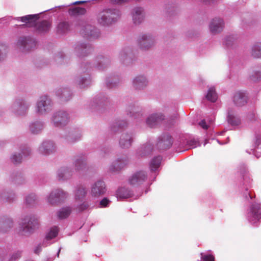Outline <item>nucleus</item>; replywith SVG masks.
Listing matches in <instances>:
<instances>
[{"label": "nucleus", "instance_id": "9", "mask_svg": "<svg viewBox=\"0 0 261 261\" xmlns=\"http://www.w3.org/2000/svg\"><path fill=\"white\" fill-rule=\"evenodd\" d=\"M154 42L152 36L146 34L140 36L138 40L139 46L142 49H148L153 45Z\"/></svg>", "mask_w": 261, "mask_h": 261}, {"label": "nucleus", "instance_id": "37", "mask_svg": "<svg viewBox=\"0 0 261 261\" xmlns=\"http://www.w3.org/2000/svg\"><path fill=\"white\" fill-rule=\"evenodd\" d=\"M89 206V204L87 202H84L83 203H81L79 205H78L76 207V210L78 212H83L87 209Z\"/></svg>", "mask_w": 261, "mask_h": 261}, {"label": "nucleus", "instance_id": "44", "mask_svg": "<svg viewBox=\"0 0 261 261\" xmlns=\"http://www.w3.org/2000/svg\"><path fill=\"white\" fill-rule=\"evenodd\" d=\"M129 0H114L115 3L118 4H122L128 2Z\"/></svg>", "mask_w": 261, "mask_h": 261}, {"label": "nucleus", "instance_id": "14", "mask_svg": "<svg viewBox=\"0 0 261 261\" xmlns=\"http://www.w3.org/2000/svg\"><path fill=\"white\" fill-rule=\"evenodd\" d=\"M250 217L251 220L254 223L261 218V210L259 204L254 203L251 205Z\"/></svg>", "mask_w": 261, "mask_h": 261}, {"label": "nucleus", "instance_id": "32", "mask_svg": "<svg viewBox=\"0 0 261 261\" xmlns=\"http://www.w3.org/2000/svg\"><path fill=\"white\" fill-rule=\"evenodd\" d=\"M31 131L33 134L38 133L42 128V124L40 122H36L32 124L30 126Z\"/></svg>", "mask_w": 261, "mask_h": 261}, {"label": "nucleus", "instance_id": "11", "mask_svg": "<svg viewBox=\"0 0 261 261\" xmlns=\"http://www.w3.org/2000/svg\"><path fill=\"white\" fill-rule=\"evenodd\" d=\"M224 27V22L220 18L213 19L210 24V31L213 34H217L220 32Z\"/></svg>", "mask_w": 261, "mask_h": 261}, {"label": "nucleus", "instance_id": "47", "mask_svg": "<svg viewBox=\"0 0 261 261\" xmlns=\"http://www.w3.org/2000/svg\"><path fill=\"white\" fill-rule=\"evenodd\" d=\"M87 2L85 1H76L73 3V5H80L86 3Z\"/></svg>", "mask_w": 261, "mask_h": 261}, {"label": "nucleus", "instance_id": "21", "mask_svg": "<svg viewBox=\"0 0 261 261\" xmlns=\"http://www.w3.org/2000/svg\"><path fill=\"white\" fill-rule=\"evenodd\" d=\"M86 12L85 8L80 7L70 8L68 10L69 14L71 16L74 17L85 15Z\"/></svg>", "mask_w": 261, "mask_h": 261}, {"label": "nucleus", "instance_id": "25", "mask_svg": "<svg viewBox=\"0 0 261 261\" xmlns=\"http://www.w3.org/2000/svg\"><path fill=\"white\" fill-rule=\"evenodd\" d=\"M71 175V172L66 168H61L58 171V176L59 180L68 178Z\"/></svg>", "mask_w": 261, "mask_h": 261}, {"label": "nucleus", "instance_id": "23", "mask_svg": "<svg viewBox=\"0 0 261 261\" xmlns=\"http://www.w3.org/2000/svg\"><path fill=\"white\" fill-rule=\"evenodd\" d=\"M116 195L117 198L124 199L129 197L132 193L127 188H120L117 191Z\"/></svg>", "mask_w": 261, "mask_h": 261}, {"label": "nucleus", "instance_id": "15", "mask_svg": "<svg viewBox=\"0 0 261 261\" xmlns=\"http://www.w3.org/2000/svg\"><path fill=\"white\" fill-rule=\"evenodd\" d=\"M172 144V138L168 135H165L160 138L157 144L158 147L162 149H168L171 146Z\"/></svg>", "mask_w": 261, "mask_h": 261}, {"label": "nucleus", "instance_id": "28", "mask_svg": "<svg viewBox=\"0 0 261 261\" xmlns=\"http://www.w3.org/2000/svg\"><path fill=\"white\" fill-rule=\"evenodd\" d=\"M71 212V210L70 207L63 208L58 212V217L59 219L66 218L70 215Z\"/></svg>", "mask_w": 261, "mask_h": 261}, {"label": "nucleus", "instance_id": "38", "mask_svg": "<svg viewBox=\"0 0 261 261\" xmlns=\"http://www.w3.org/2000/svg\"><path fill=\"white\" fill-rule=\"evenodd\" d=\"M188 145L191 148H194L200 145L199 141L195 139H192L189 140L188 142Z\"/></svg>", "mask_w": 261, "mask_h": 261}, {"label": "nucleus", "instance_id": "3", "mask_svg": "<svg viewBox=\"0 0 261 261\" xmlns=\"http://www.w3.org/2000/svg\"><path fill=\"white\" fill-rule=\"evenodd\" d=\"M39 226L38 220L34 217H26L20 224L19 233L22 235H28L33 232Z\"/></svg>", "mask_w": 261, "mask_h": 261}, {"label": "nucleus", "instance_id": "30", "mask_svg": "<svg viewBox=\"0 0 261 261\" xmlns=\"http://www.w3.org/2000/svg\"><path fill=\"white\" fill-rule=\"evenodd\" d=\"M252 55L254 58H261V42L257 43L253 46Z\"/></svg>", "mask_w": 261, "mask_h": 261}, {"label": "nucleus", "instance_id": "41", "mask_svg": "<svg viewBox=\"0 0 261 261\" xmlns=\"http://www.w3.org/2000/svg\"><path fill=\"white\" fill-rule=\"evenodd\" d=\"M199 126L202 127L203 129L206 130L208 128V126L206 124L205 121L204 120H201L199 123Z\"/></svg>", "mask_w": 261, "mask_h": 261}, {"label": "nucleus", "instance_id": "39", "mask_svg": "<svg viewBox=\"0 0 261 261\" xmlns=\"http://www.w3.org/2000/svg\"><path fill=\"white\" fill-rule=\"evenodd\" d=\"M21 160L22 156L20 154H18V156L16 154H14L11 158L12 162L15 164L21 163Z\"/></svg>", "mask_w": 261, "mask_h": 261}, {"label": "nucleus", "instance_id": "42", "mask_svg": "<svg viewBox=\"0 0 261 261\" xmlns=\"http://www.w3.org/2000/svg\"><path fill=\"white\" fill-rule=\"evenodd\" d=\"M70 95V94L66 90H64L62 93V97L64 98L65 100H67L68 99L67 97H69Z\"/></svg>", "mask_w": 261, "mask_h": 261}, {"label": "nucleus", "instance_id": "43", "mask_svg": "<svg viewBox=\"0 0 261 261\" xmlns=\"http://www.w3.org/2000/svg\"><path fill=\"white\" fill-rule=\"evenodd\" d=\"M27 108H28L27 107H26L25 106H21L19 107V110L18 111V114L20 115L23 114H24L23 112H21V111H24V110L26 111Z\"/></svg>", "mask_w": 261, "mask_h": 261}, {"label": "nucleus", "instance_id": "48", "mask_svg": "<svg viewBox=\"0 0 261 261\" xmlns=\"http://www.w3.org/2000/svg\"><path fill=\"white\" fill-rule=\"evenodd\" d=\"M204 2L210 3L211 2L213 1L214 0H202Z\"/></svg>", "mask_w": 261, "mask_h": 261}, {"label": "nucleus", "instance_id": "22", "mask_svg": "<svg viewBox=\"0 0 261 261\" xmlns=\"http://www.w3.org/2000/svg\"><path fill=\"white\" fill-rule=\"evenodd\" d=\"M146 80L143 76H137L134 80V87L136 89L143 88L146 85Z\"/></svg>", "mask_w": 261, "mask_h": 261}, {"label": "nucleus", "instance_id": "20", "mask_svg": "<svg viewBox=\"0 0 261 261\" xmlns=\"http://www.w3.org/2000/svg\"><path fill=\"white\" fill-rule=\"evenodd\" d=\"M132 141V138L129 135L123 134L120 138V145L122 148H128L131 145Z\"/></svg>", "mask_w": 261, "mask_h": 261}, {"label": "nucleus", "instance_id": "13", "mask_svg": "<svg viewBox=\"0 0 261 261\" xmlns=\"http://www.w3.org/2000/svg\"><path fill=\"white\" fill-rule=\"evenodd\" d=\"M128 162V159L127 157L118 158L111 165L110 170L112 172L119 171L126 165Z\"/></svg>", "mask_w": 261, "mask_h": 261}, {"label": "nucleus", "instance_id": "33", "mask_svg": "<svg viewBox=\"0 0 261 261\" xmlns=\"http://www.w3.org/2000/svg\"><path fill=\"white\" fill-rule=\"evenodd\" d=\"M58 233V228L57 227L55 226L52 227L49 232L47 233L46 236L47 240H50L55 238Z\"/></svg>", "mask_w": 261, "mask_h": 261}, {"label": "nucleus", "instance_id": "5", "mask_svg": "<svg viewBox=\"0 0 261 261\" xmlns=\"http://www.w3.org/2000/svg\"><path fill=\"white\" fill-rule=\"evenodd\" d=\"M147 176L145 172L139 171L134 173L129 178L130 185L138 186L143 184L147 179Z\"/></svg>", "mask_w": 261, "mask_h": 261}, {"label": "nucleus", "instance_id": "24", "mask_svg": "<svg viewBox=\"0 0 261 261\" xmlns=\"http://www.w3.org/2000/svg\"><path fill=\"white\" fill-rule=\"evenodd\" d=\"M206 98L208 100L212 102H214L217 100L218 97L214 87L209 88L206 95Z\"/></svg>", "mask_w": 261, "mask_h": 261}, {"label": "nucleus", "instance_id": "26", "mask_svg": "<svg viewBox=\"0 0 261 261\" xmlns=\"http://www.w3.org/2000/svg\"><path fill=\"white\" fill-rule=\"evenodd\" d=\"M227 120L228 122L232 125H238L241 123L239 118L231 114L230 111L228 113Z\"/></svg>", "mask_w": 261, "mask_h": 261}, {"label": "nucleus", "instance_id": "27", "mask_svg": "<svg viewBox=\"0 0 261 261\" xmlns=\"http://www.w3.org/2000/svg\"><path fill=\"white\" fill-rule=\"evenodd\" d=\"M86 164L82 156H77L75 159V170L80 171L85 168Z\"/></svg>", "mask_w": 261, "mask_h": 261}, {"label": "nucleus", "instance_id": "35", "mask_svg": "<svg viewBox=\"0 0 261 261\" xmlns=\"http://www.w3.org/2000/svg\"><path fill=\"white\" fill-rule=\"evenodd\" d=\"M35 201L36 196L35 194H30L26 198V203L29 205H33L35 203Z\"/></svg>", "mask_w": 261, "mask_h": 261}, {"label": "nucleus", "instance_id": "10", "mask_svg": "<svg viewBox=\"0 0 261 261\" xmlns=\"http://www.w3.org/2000/svg\"><path fill=\"white\" fill-rule=\"evenodd\" d=\"M67 114L65 112H59L53 117V121L57 126H63L68 122Z\"/></svg>", "mask_w": 261, "mask_h": 261}, {"label": "nucleus", "instance_id": "2", "mask_svg": "<svg viewBox=\"0 0 261 261\" xmlns=\"http://www.w3.org/2000/svg\"><path fill=\"white\" fill-rule=\"evenodd\" d=\"M120 16V12L116 9H107L99 12L97 20L102 25H109L116 21Z\"/></svg>", "mask_w": 261, "mask_h": 261}, {"label": "nucleus", "instance_id": "17", "mask_svg": "<svg viewBox=\"0 0 261 261\" xmlns=\"http://www.w3.org/2000/svg\"><path fill=\"white\" fill-rule=\"evenodd\" d=\"M13 226L12 220L10 218L0 219V232H6Z\"/></svg>", "mask_w": 261, "mask_h": 261}, {"label": "nucleus", "instance_id": "34", "mask_svg": "<svg viewBox=\"0 0 261 261\" xmlns=\"http://www.w3.org/2000/svg\"><path fill=\"white\" fill-rule=\"evenodd\" d=\"M69 29V25L67 22H62L58 25V30L62 33L65 32Z\"/></svg>", "mask_w": 261, "mask_h": 261}, {"label": "nucleus", "instance_id": "31", "mask_svg": "<svg viewBox=\"0 0 261 261\" xmlns=\"http://www.w3.org/2000/svg\"><path fill=\"white\" fill-rule=\"evenodd\" d=\"M162 158L161 156H158L153 158L150 163V168L152 171L155 170L158 167H159Z\"/></svg>", "mask_w": 261, "mask_h": 261}, {"label": "nucleus", "instance_id": "45", "mask_svg": "<svg viewBox=\"0 0 261 261\" xmlns=\"http://www.w3.org/2000/svg\"><path fill=\"white\" fill-rule=\"evenodd\" d=\"M41 246L39 245L36 248V249L35 250V252L36 253V254H39L40 253V252L41 251Z\"/></svg>", "mask_w": 261, "mask_h": 261}, {"label": "nucleus", "instance_id": "16", "mask_svg": "<svg viewBox=\"0 0 261 261\" xmlns=\"http://www.w3.org/2000/svg\"><path fill=\"white\" fill-rule=\"evenodd\" d=\"M164 119L161 114H154L150 115L146 120L147 124L150 127L155 126Z\"/></svg>", "mask_w": 261, "mask_h": 261}, {"label": "nucleus", "instance_id": "4", "mask_svg": "<svg viewBox=\"0 0 261 261\" xmlns=\"http://www.w3.org/2000/svg\"><path fill=\"white\" fill-rule=\"evenodd\" d=\"M36 45L35 41L30 37H21L17 43V46L22 51L30 50L35 47Z\"/></svg>", "mask_w": 261, "mask_h": 261}, {"label": "nucleus", "instance_id": "6", "mask_svg": "<svg viewBox=\"0 0 261 261\" xmlns=\"http://www.w3.org/2000/svg\"><path fill=\"white\" fill-rule=\"evenodd\" d=\"M67 196V194L62 190H56L53 191L48 198V202L52 204H56L63 201Z\"/></svg>", "mask_w": 261, "mask_h": 261}, {"label": "nucleus", "instance_id": "7", "mask_svg": "<svg viewBox=\"0 0 261 261\" xmlns=\"http://www.w3.org/2000/svg\"><path fill=\"white\" fill-rule=\"evenodd\" d=\"M50 100L46 96L41 97L37 105V111L43 114L50 109Z\"/></svg>", "mask_w": 261, "mask_h": 261}, {"label": "nucleus", "instance_id": "18", "mask_svg": "<svg viewBox=\"0 0 261 261\" xmlns=\"http://www.w3.org/2000/svg\"><path fill=\"white\" fill-rule=\"evenodd\" d=\"M143 12L141 8H136L133 10V19L134 23L139 24L143 21Z\"/></svg>", "mask_w": 261, "mask_h": 261}, {"label": "nucleus", "instance_id": "1", "mask_svg": "<svg viewBox=\"0 0 261 261\" xmlns=\"http://www.w3.org/2000/svg\"><path fill=\"white\" fill-rule=\"evenodd\" d=\"M38 19V15H28L23 17H18L17 20H20L23 22L26 23V25L31 27L35 25L36 30L39 33L47 32L51 26V23L48 20H42L36 23Z\"/></svg>", "mask_w": 261, "mask_h": 261}, {"label": "nucleus", "instance_id": "12", "mask_svg": "<svg viewBox=\"0 0 261 261\" xmlns=\"http://www.w3.org/2000/svg\"><path fill=\"white\" fill-rule=\"evenodd\" d=\"M233 102L235 106L242 107L247 103V97L244 93L238 91L234 94Z\"/></svg>", "mask_w": 261, "mask_h": 261}, {"label": "nucleus", "instance_id": "40", "mask_svg": "<svg viewBox=\"0 0 261 261\" xmlns=\"http://www.w3.org/2000/svg\"><path fill=\"white\" fill-rule=\"evenodd\" d=\"M110 200L107 198H104L100 201V205L102 207H107L110 203Z\"/></svg>", "mask_w": 261, "mask_h": 261}, {"label": "nucleus", "instance_id": "19", "mask_svg": "<svg viewBox=\"0 0 261 261\" xmlns=\"http://www.w3.org/2000/svg\"><path fill=\"white\" fill-rule=\"evenodd\" d=\"M40 150L45 154H49L55 151V148L53 142H45L42 143Z\"/></svg>", "mask_w": 261, "mask_h": 261}, {"label": "nucleus", "instance_id": "49", "mask_svg": "<svg viewBox=\"0 0 261 261\" xmlns=\"http://www.w3.org/2000/svg\"><path fill=\"white\" fill-rule=\"evenodd\" d=\"M60 252V250H59L58 253V256H59V252Z\"/></svg>", "mask_w": 261, "mask_h": 261}, {"label": "nucleus", "instance_id": "36", "mask_svg": "<svg viewBox=\"0 0 261 261\" xmlns=\"http://www.w3.org/2000/svg\"><path fill=\"white\" fill-rule=\"evenodd\" d=\"M201 256L203 261H215V257L212 254H204L201 253Z\"/></svg>", "mask_w": 261, "mask_h": 261}, {"label": "nucleus", "instance_id": "29", "mask_svg": "<svg viewBox=\"0 0 261 261\" xmlns=\"http://www.w3.org/2000/svg\"><path fill=\"white\" fill-rule=\"evenodd\" d=\"M87 194L86 189L83 187H79L75 192V199L81 200L85 197Z\"/></svg>", "mask_w": 261, "mask_h": 261}, {"label": "nucleus", "instance_id": "8", "mask_svg": "<svg viewBox=\"0 0 261 261\" xmlns=\"http://www.w3.org/2000/svg\"><path fill=\"white\" fill-rule=\"evenodd\" d=\"M106 191L105 182L101 180H98L92 185L91 194L93 197H97L105 194Z\"/></svg>", "mask_w": 261, "mask_h": 261}, {"label": "nucleus", "instance_id": "46", "mask_svg": "<svg viewBox=\"0 0 261 261\" xmlns=\"http://www.w3.org/2000/svg\"><path fill=\"white\" fill-rule=\"evenodd\" d=\"M20 256V253H17L16 254L13 255L12 256V259H15L16 258H19Z\"/></svg>", "mask_w": 261, "mask_h": 261}]
</instances>
